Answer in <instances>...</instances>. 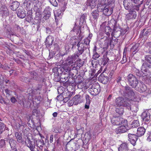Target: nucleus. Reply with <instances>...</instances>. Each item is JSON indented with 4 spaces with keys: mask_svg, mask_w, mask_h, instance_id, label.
Returning a JSON list of instances; mask_svg holds the SVG:
<instances>
[{
    "mask_svg": "<svg viewBox=\"0 0 151 151\" xmlns=\"http://www.w3.org/2000/svg\"><path fill=\"white\" fill-rule=\"evenodd\" d=\"M114 105L116 106H123L126 107L129 110H132V111H137L138 108L136 106L134 107L136 108L135 110L133 108H132L130 104V101L126 98L122 97H118L116 98Z\"/></svg>",
    "mask_w": 151,
    "mask_h": 151,
    "instance_id": "f257e3e1",
    "label": "nucleus"
},
{
    "mask_svg": "<svg viewBox=\"0 0 151 151\" xmlns=\"http://www.w3.org/2000/svg\"><path fill=\"white\" fill-rule=\"evenodd\" d=\"M115 6L113 0H102L97 5L98 9H113Z\"/></svg>",
    "mask_w": 151,
    "mask_h": 151,
    "instance_id": "f03ea898",
    "label": "nucleus"
},
{
    "mask_svg": "<svg viewBox=\"0 0 151 151\" xmlns=\"http://www.w3.org/2000/svg\"><path fill=\"white\" fill-rule=\"evenodd\" d=\"M29 76L28 78L23 77L22 80L23 82H30L31 79H33L38 81L40 82H44V78L42 76H38L37 73L35 71L30 72L29 73Z\"/></svg>",
    "mask_w": 151,
    "mask_h": 151,
    "instance_id": "7ed1b4c3",
    "label": "nucleus"
},
{
    "mask_svg": "<svg viewBox=\"0 0 151 151\" xmlns=\"http://www.w3.org/2000/svg\"><path fill=\"white\" fill-rule=\"evenodd\" d=\"M137 1L135 0H124L123 1L124 5L126 9H137L138 5H136L133 4L137 3Z\"/></svg>",
    "mask_w": 151,
    "mask_h": 151,
    "instance_id": "20e7f679",
    "label": "nucleus"
},
{
    "mask_svg": "<svg viewBox=\"0 0 151 151\" xmlns=\"http://www.w3.org/2000/svg\"><path fill=\"white\" fill-rule=\"evenodd\" d=\"M127 79L129 85L133 88H135L139 83V81L137 78L132 74L128 75Z\"/></svg>",
    "mask_w": 151,
    "mask_h": 151,
    "instance_id": "39448f33",
    "label": "nucleus"
},
{
    "mask_svg": "<svg viewBox=\"0 0 151 151\" xmlns=\"http://www.w3.org/2000/svg\"><path fill=\"white\" fill-rule=\"evenodd\" d=\"M136 92H134L132 89L128 86L124 87L123 91V95L126 97H129L130 98L135 97Z\"/></svg>",
    "mask_w": 151,
    "mask_h": 151,
    "instance_id": "423d86ee",
    "label": "nucleus"
},
{
    "mask_svg": "<svg viewBox=\"0 0 151 151\" xmlns=\"http://www.w3.org/2000/svg\"><path fill=\"white\" fill-rule=\"evenodd\" d=\"M123 122L120 124L121 126L117 128V133H124L130 129L128 126L127 121V120H123Z\"/></svg>",
    "mask_w": 151,
    "mask_h": 151,
    "instance_id": "0eeeda50",
    "label": "nucleus"
},
{
    "mask_svg": "<svg viewBox=\"0 0 151 151\" xmlns=\"http://www.w3.org/2000/svg\"><path fill=\"white\" fill-rule=\"evenodd\" d=\"M111 23L114 26L113 30L111 33V35L113 36L114 35H115L116 36H115V37L120 36L121 32L119 28L116 27V21L114 19H111Z\"/></svg>",
    "mask_w": 151,
    "mask_h": 151,
    "instance_id": "6e6552de",
    "label": "nucleus"
},
{
    "mask_svg": "<svg viewBox=\"0 0 151 151\" xmlns=\"http://www.w3.org/2000/svg\"><path fill=\"white\" fill-rule=\"evenodd\" d=\"M98 85H96L93 84L91 86V87L88 89L89 92L93 96H96L99 93L100 89Z\"/></svg>",
    "mask_w": 151,
    "mask_h": 151,
    "instance_id": "1a4fd4ad",
    "label": "nucleus"
},
{
    "mask_svg": "<svg viewBox=\"0 0 151 151\" xmlns=\"http://www.w3.org/2000/svg\"><path fill=\"white\" fill-rule=\"evenodd\" d=\"M125 120L120 116L113 117L111 119V122L114 125H120L123 120Z\"/></svg>",
    "mask_w": 151,
    "mask_h": 151,
    "instance_id": "9d476101",
    "label": "nucleus"
},
{
    "mask_svg": "<svg viewBox=\"0 0 151 151\" xmlns=\"http://www.w3.org/2000/svg\"><path fill=\"white\" fill-rule=\"evenodd\" d=\"M65 88L63 87H59L58 89V94H60L58 96L56 99L59 101H62V99L63 98V96H66V95H65L66 91H64Z\"/></svg>",
    "mask_w": 151,
    "mask_h": 151,
    "instance_id": "9b49d317",
    "label": "nucleus"
},
{
    "mask_svg": "<svg viewBox=\"0 0 151 151\" xmlns=\"http://www.w3.org/2000/svg\"><path fill=\"white\" fill-rule=\"evenodd\" d=\"M128 140L131 144L134 146L136 144L138 137L135 134L131 133L128 134Z\"/></svg>",
    "mask_w": 151,
    "mask_h": 151,
    "instance_id": "f8f14e48",
    "label": "nucleus"
},
{
    "mask_svg": "<svg viewBox=\"0 0 151 151\" xmlns=\"http://www.w3.org/2000/svg\"><path fill=\"white\" fill-rule=\"evenodd\" d=\"M150 110H146L142 114L141 116L143 121L148 122L151 119Z\"/></svg>",
    "mask_w": 151,
    "mask_h": 151,
    "instance_id": "ddd939ff",
    "label": "nucleus"
},
{
    "mask_svg": "<svg viewBox=\"0 0 151 151\" xmlns=\"http://www.w3.org/2000/svg\"><path fill=\"white\" fill-rule=\"evenodd\" d=\"M141 71L143 73L145 72H151V65L144 62L142 64Z\"/></svg>",
    "mask_w": 151,
    "mask_h": 151,
    "instance_id": "4468645a",
    "label": "nucleus"
},
{
    "mask_svg": "<svg viewBox=\"0 0 151 151\" xmlns=\"http://www.w3.org/2000/svg\"><path fill=\"white\" fill-rule=\"evenodd\" d=\"M54 41V37L52 36L49 35L46 38L45 43L47 47H49L51 46Z\"/></svg>",
    "mask_w": 151,
    "mask_h": 151,
    "instance_id": "2eb2a0df",
    "label": "nucleus"
},
{
    "mask_svg": "<svg viewBox=\"0 0 151 151\" xmlns=\"http://www.w3.org/2000/svg\"><path fill=\"white\" fill-rule=\"evenodd\" d=\"M78 51L82 54L87 48L85 47V45L83 42L82 41H78L77 44Z\"/></svg>",
    "mask_w": 151,
    "mask_h": 151,
    "instance_id": "dca6fc26",
    "label": "nucleus"
},
{
    "mask_svg": "<svg viewBox=\"0 0 151 151\" xmlns=\"http://www.w3.org/2000/svg\"><path fill=\"white\" fill-rule=\"evenodd\" d=\"M129 13L126 15L127 18L128 20L131 19H135L137 17V14L134 10H130Z\"/></svg>",
    "mask_w": 151,
    "mask_h": 151,
    "instance_id": "f3484780",
    "label": "nucleus"
},
{
    "mask_svg": "<svg viewBox=\"0 0 151 151\" xmlns=\"http://www.w3.org/2000/svg\"><path fill=\"white\" fill-rule=\"evenodd\" d=\"M145 127L146 126H145V127H141L138 128L137 134L138 137H140L144 135L146 131Z\"/></svg>",
    "mask_w": 151,
    "mask_h": 151,
    "instance_id": "a211bd4d",
    "label": "nucleus"
},
{
    "mask_svg": "<svg viewBox=\"0 0 151 151\" xmlns=\"http://www.w3.org/2000/svg\"><path fill=\"white\" fill-rule=\"evenodd\" d=\"M73 102L71 106L74 104L75 105H76L82 102V100L80 96L79 95H76L73 99Z\"/></svg>",
    "mask_w": 151,
    "mask_h": 151,
    "instance_id": "6ab92c4d",
    "label": "nucleus"
},
{
    "mask_svg": "<svg viewBox=\"0 0 151 151\" xmlns=\"http://www.w3.org/2000/svg\"><path fill=\"white\" fill-rule=\"evenodd\" d=\"M128 144L125 143L121 144L118 148V151H128Z\"/></svg>",
    "mask_w": 151,
    "mask_h": 151,
    "instance_id": "aec40b11",
    "label": "nucleus"
},
{
    "mask_svg": "<svg viewBox=\"0 0 151 151\" xmlns=\"http://www.w3.org/2000/svg\"><path fill=\"white\" fill-rule=\"evenodd\" d=\"M18 10V12H17L18 17L21 18H24L26 16V13L25 10Z\"/></svg>",
    "mask_w": 151,
    "mask_h": 151,
    "instance_id": "412c9836",
    "label": "nucleus"
},
{
    "mask_svg": "<svg viewBox=\"0 0 151 151\" xmlns=\"http://www.w3.org/2000/svg\"><path fill=\"white\" fill-rule=\"evenodd\" d=\"M19 5V4L17 1H14L10 6V9H17Z\"/></svg>",
    "mask_w": 151,
    "mask_h": 151,
    "instance_id": "4be33fe9",
    "label": "nucleus"
},
{
    "mask_svg": "<svg viewBox=\"0 0 151 151\" xmlns=\"http://www.w3.org/2000/svg\"><path fill=\"white\" fill-rule=\"evenodd\" d=\"M75 63L76 64V66H73L72 68V69H73L76 70L78 69V67L80 68L83 65V63L81 62V59L77 60Z\"/></svg>",
    "mask_w": 151,
    "mask_h": 151,
    "instance_id": "5701e85b",
    "label": "nucleus"
},
{
    "mask_svg": "<svg viewBox=\"0 0 151 151\" xmlns=\"http://www.w3.org/2000/svg\"><path fill=\"white\" fill-rule=\"evenodd\" d=\"M36 143L37 146L40 149L42 148V147L44 145V141L42 139L37 140L36 141Z\"/></svg>",
    "mask_w": 151,
    "mask_h": 151,
    "instance_id": "b1692460",
    "label": "nucleus"
},
{
    "mask_svg": "<svg viewBox=\"0 0 151 151\" xmlns=\"http://www.w3.org/2000/svg\"><path fill=\"white\" fill-rule=\"evenodd\" d=\"M87 3L91 9H93L96 5L97 0H87Z\"/></svg>",
    "mask_w": 151,
    "mask_h": 151,
    "instance_id": "393cba45",
    "label": "nucleus"
},
{
    "mask_svg": "<svg viewBox=\"0 0 151 151\" xmlns=\"http://www.w3.org/2000/svg\"><path fill=\"white\" fill-rule=\"evenodd\" d=\"M82 54V53L78 51L76 52L75 54L71 56H69L71 57V58L73 60H75L76 59H79V56Z\"/></svg>",
    "mask_w": 151,
    "mask_h": 151,
    "instance_id": "a878e982",
    "label": "nucleus"
},
{
    "mask_svg": "<svg viewBox=\"0 0 151 151\" xmlns=\"http://www.w3.org/2000/svg\"><path fill=\"white\" fill-rule=\"evenodd\" d=\"M99 79L101 80L102 83L106 84L108 82V76H104L103 75L99 76Z\"/></svg>",
    "mask_w": 151,
    "mask_h": 151,
    "instance_id": "bb28decb",
    "label": "nucleus"
},
{
    "mask_svg": "<svg viewBox=\"0 0 151 151\" xmlns=\"http://www.w3.org/2000/svg\"><path fill=\"white\" fill-rule=\"evenodd\" d=\"M139 44L138 43H136L131 48L130 51L133 53L134 52V53L135 54L136 52V51H137L138 50V47L139 46Z\"/></svg>",
    "mask_w": 151,
    "mask_h": 151,
    "instance_id": "cd10ccee",
    "label": "nucleus"
},
{
    "mask_svg": "<svg viewBox=\"0 0 151 151\" xmlns=\"http://www.w3.org/2000/svg\"><path fill=\"white\" fill-rule=\"evenodd\" d=\"M42 14L44 15L43 17H45V19H47L50 17V12L49 10H44Z\"/></svg>",
    "mask_w": 151,
    "mask_h": 151,
    "instance_id": "c85d7f7f",
    "label": "nucleus"
},
{
    "mask_svg": "<svg viewBox=\"0 0 151 151\" xmlns=\"http://www.w3.org/2000/svg\"><path fill=\"white\" fill-rule=\"evenodd\" d=\"M62 12L61 10H54V13L55 19L57 17H61Z\"/></svg>",
    "mask_w": 151,
    "mask_h": 151,
    "instance_id": "c756f323",
    "label": "nucleus"
},
{
    "mask_svg": "<svg viewBox=\"0 0 151 151\" xmlns=\"http://www.w3.org/2000/svg\"><path fill=\"white\" fill-rule=\"evenodd\" d=\"M81 28L80 27L77 26L75 24L72 31L76 32V34L77 35L79 32H80V31H81Z\"/></svg>",
    "mask_w": 151,
    "mask_h": 151,
    "instance_id": "7c9ffc66",
    "label": "nucleus"
},
{
    "mask_svg": "<svg viewBox=\"0 0 151 151\" xmlns=\"http://www.w3.org/2000/svg\"><path fill=\"white\" fill-rule=\"evenodd\" d=\"M99 10H94L92 13V15L93 18L95 19L98 18L99 16Z\"/></svg>",
    "mask_w": 151,
    "mask_h": 151,
    "instance_id": "2f4dec72",
    "label": "nucleus"
},
{
    "mask_svg": "<svg viewBox=\"0 0 151 151\" xmlns=\"http://www.w3.org/2000/svg\"><path fill=\"white\" fill-rule=\"evenodd\" d=\"M116 112L119 115H122L124 112V108L122 107L117 108L115 109Z\"/></svg>",
    "mask_w": 151,
    "mask_h": 151,
    "instance_id": "473e14b6",
    "label": "nucleus"
},
{
    "mask_svg": "<svg viewBox=\"0 0 151 151\" xmlns=\"http://www.w3.org/2000/svg\"><path fill=\"white\" fill-rule=\"evenodd\" d=\"M140 89V91L141 92L145 91L147 89V88L146 85L142 83H141L139 87Z\"/></svg>",
    "mask_w": 151,
    "mask_h": 151,
    "instance_id": "72a5a7b5",
    "label": "nucleus"
},
{
    "mask_svg": "<svg viewBox=\"0 0 151 151\" xmlns=\"http://www.w3.org/2000/svg\"><path fill=\"white\" fill-rule=\"evenodd\" d=\"M139 125V122L137 120H134L132 122L131 125V127L132 128H136Z\"/></svg>",
    "mask_w": 151,
    "mask_h": 151,
    "instance_id": "f704fd0d",
    "label": "nucleus"
},
{
    "mask_svg": "<svg viewBox=\"0 0 151 151\" xmlns=\"http://www.w3.org/2000/svg\"><path fill=\"white\" fill-rule=\"evenodd\" d=\"M146 30L145 29H144L142 32V35L144 36H147L149 35V33L151 32V30L150 29H147L145 32Z\"/></svg>",
    "mask_w": 151,
    "mask_h": 151,
    "instance_id": "c9c22d12",
    "label": "nucleus"
},
{
    "mask_svg": "<svg viewBox=\"0 0 151 151\" xmlns=\"http://www.w3.org/2000/svg\"><path fill=\"white\" fill-rule=\"evenodd\" d=\"M111 30V29L109 26H106L104 28L105 32L107 35H109Z\"/></svg>",
    "mask_w": 151,
    "mask_h": 151,
    "instance_id": "e433bc0d",
    "label": "nucleus"
},
{
    "mask_svg": "<svg viewBox=\"0 0 151 151\" xmlns=\"http://www.w3.org/2000/svg\"><path fill=\"white\" fill-rule=\"evenodd\" d=\"M113 10H103V13L106 16H109L111 14Z\"/></svg>",
    "mask_w": 151,
    "mask_h": 151,
    "instance_id": "4c0bfd02",
    "label": "nucleus"
},
{
    "mask_svg": "<svg viewBox=\"0 0 151 151\" xmlns=\"http://www.w3.org/2000/svg\"><path fill=\"white\" fill-rule=\"evenodd\" d=\"M73 61L74 60L71 58V57L69 56L67 58L66 64L68 66H70L71 64L73 63Z\"/></svg>",
    "mask_w": 151,
    "mask_h": 151,
    "instance_id": "58836bf2",
    "label": "nucleus"
},
{
    "mask_svg": "<svg viewBox=\"0 0 151 151\" xmlns=\"http://www.w3.org/2000/svg\"><path fill=\"white\" fill-rule=\"evenodd\" d=\"M145 61L144 62H147L151 64V55H146L145 56Z\"/></svg>",
    "mask_w": 151,
    "mask_h": 151,
    "instance_id": "ea45409f",
    "label": "nucleus"
},
{
    "mask_svg": "<svg viewBox=\"0 0 151 151\" xmlns=\"http://www.w3.org/2000/svg\"><path fill=\"white\" fill-rule=\"evenodd\" d=\"M96 47L95 46L94 49L93 50V56L95 58H98L100 56L96 52Z\"/></svg>",
    "mask_w": 151,
    "mask_h": 151,
    "instance_id": "a19ab883",
    "label": "nucleus"
},
{
    "mask_svg": "<svg viewBox=\"0 0 151 151\" xmlns=\"http://www.w3.org/2000/svg\"><path fill=\"white\" fill-rule=\"evenodd\" d=\"M9 143L11 148L13 147H15V141L12 138H10L9 140Z\"/></svg>",
    "mask_w": 151,
    "mask_h": 151,
    "instance_id": "79ce46f5",
    "label": "nucleus"
},
{
    "mask_svg": "<svg viewBox=\"0 0 151 151\" xmlns=\"http://www.w3.org/2000/svg\"><path fill=\"white\" fill-rule=\"evenodd\" d=\"M15 136L18 142H21L22 141V139L21 136L17 132L16 133Z\"/></svg>",
    "mask_w": 151,
    "mask_h": 151,
    "instance_id": "37998d69",
    "label": "nucleus"
},
{
    "mask_svg": "<svg viewBox=\"0 0 151 151\" xmlns=\"http://www.w3.org/2000/svg\"><path fill=\"white\" fill-rule=\"evenodd\" d=\"M35 102H37L36 100L37 101V104H39L40 101L42 100V98L41 97V96H35Z\"/></svg>",
    "mask_w": 151,
    "mask_h": 151,
    "instance_id": "c03bdc74",
    "label": "nucleus"
},
{
    "mask_svg": "<svg viewBox=\"0 0 151 151\" xmlns=\"http://www.w3.org/2000/svg\"><path fill=\"white\" fill-rule=\"evenodd\" d=\"M86 14H83L80 18V22H81L82 23H83V22L86 20Z\"/></svg>",
    "mask_w": 151,
    "mask_h": 151,
    "instance_id": "a18cd8bd",
    "label": "nucleus"
},
{
    "mask_svg": "<svg viewBox=\"0 0 151 151\" xmlns=\"http://www.w3.org/2000/svg\"><path fill=\"white\" fill-rule=\"evenodd\" d=\"M31 4L27 3V4H23L22 6L23 9H29L30 7Z\"/></svg>",
    "mask_w": 151,
    "mask_h": 151,
    "instance_id": "49530a36",
    "label": "nucleus"
},
{
    "mask_svg": "<svg viewBox=\"0 0 151 151\" xmlns=\"http://www.w3.org/2000/svg\"><path fill=\"white\" fill-rule=\"evenodd\" d=\"M78 42L77 40L73 39L72 40V42H71L70 45H72V48H73V47L76 45V43Z\"/></svg>",
    "mask_w": 151,
    "mask_h": 151,
    "instance_id": "de8ad7c7",
    "label": "nucleus"
},
{
    "mask_svg": "<svg viewBox=\"0 0 151 151\" xmlns=\"http://www.w3.org/2000/svg\"><path fill=\"white\" fill-rule=\"evenodd\" d=\"M1 12L2 13V16H7L9 14L8 10H1Z\"/></svg>",
    "mask_w": 151,
    "mask_h": 151,
    "instance_id": "09e8293b",
    "label": "nucleus"
},
{
    "mask_svg": "<svg viewBox=\"0 0 151 151\" xmlns=\"http://www.w3.org/2000/svg\"><path fill=\"white\" fill-rule=\"evenodd\" d=\"M109 60V59L108 58H107L106 56L104 57L103 61V65H105L108 62Z\"/></svg>",
    "mask_w": 151,
    "mask_h": 151,
    "instance_id": "8fccbe9b",
    "label": "nucleus"
},
{
    "mask_svg": "<svg viewBox=\"0 0 151 151\" xmlns=\"http://www.w3.org/2000/svg\"><path fill=\"white\" fill-rule=\"evenodd\" d=\"M28 144H29V145H27V146L29 148H30L31 147H32V146H34L35 145L34 143L33 144L32 143V142L30 141V140L29 139H28Z\"/></svg>",
    "mask_w": 151,
    "mask_h": 151,
    "instance_id": "3c124183",
    "label": "nucleus"
},
{
    "mask_svg": "<svg viewBox=\"0 0 151 151\" xmlns=\"http://www.w3.org/2000/svg\"><path fill=\"white\" fill-rule=\"evenodd\" d=\"M32 93L33 95H39L40 94V91L39 92L37 91V90L35 88L32 90Z\"/></svg>",
    "mask_w": 151,
    "mask_h": 151,
    "instance_id": "603ef678",
    "label": "nucleus"
},
{
    "mask_svg": "<svg viewBox=\"0 0 151 151\" xmlns=\"http://www.w3.org/2000/svg\"><path fill=\"white\" fill-rule=\"evenodd\" d=\"M50 1L53 6H58V3L56 0H50Z\"/></svg>",
    "mask_w": 151,
    "mask_h": 151,
    "instance_id": "864d4df0",
    "label": "nucleus"
},
{
    "mask_svg": "<svg viewBox=\"0 0 151 151\" xmlns=\"http://www.w3.org/2000/svg\"><path fill=\"white\" fill-rule=\"evenodd\" d=\"M5 125L4 124L2 123H0V134H1L3 131Z\"/></svg>",
    "mask_w": 151,
    "mask_h": 151,
    "instance_id": "5fc2aeb1",
    "label": "nucleus"
},
{
    "mask_svg": "<svg viewBox=\"0 0 151 151\" xmlns=\"http://www.w3.org/2000/svg\"><path fill=\"white\" fill-rule=\"evenodd\" d=\"M90 40H89V39L88 38H86L85 39L84 41V43L85 45H87L89 44L90 42Z\"/></svg>",
    "mask_w": 151,
    "mask_h": 151,
    "instance_id": "6e6d98bb",
    "label": "nucleus"
},
{
    "mask_svg": "<svg viewBox=\"0 0 151 151\" xmlns=\"http://www.w3.org/2000/svg\"><path fill=\"white\" fill-rule=\"evenodd\" d=\"M42 85L39 84L36 87V88L35 89L37 90V91L39 92L40 91V92H41V91L42 90Z\"/></svg>",
    "mask_w": 151,
    "mask_h": 151,
    "instance_id": "4d7b16f0",
    "label": "nucleus"
},
{
    "mask_svg": "<svg viewBox=\"0 0 151 151\" xmlns=\"http://www.w3.org/2000/svg\"><path fill=\"white\" fill-rule=\"evenodd\" d=\"M83 37V33L80 31V33L78 35L79 41L81 42V40Z\"/></svg>",
    "mask_w": 151,
    "mask_h": 151,
    "instance_id": "13d9d810",
    "label": "nucleus"
},
{
    "mask_svg": "<svg viewBox=\"0 0 151 151\" xmlns=\"http://www.w3.org/2000/svg\"><path fill=\"white\" fill-rule=\"evenodd\" d=\"M85 98L86 101V102L87 103H90V96L87 94L85 96Z\"/></svg>",
    "mask_w": 151,
    "mask_h": 151,
    "instance_id": "bf43d9fd",
    "label": "nucleus"
},
{
    "mask_svg": "<svg viewBox=\"0 0 151 151\" xmlns=\"http://www.w3.org/2000/svg\"><path fill=\"white\" fill-rule=\"evenodd\" d=\"M63 97H64L63 99H62V101L63 100V102H66L68 101L69 100V97H68L67 96H63Z\"/></svg>",
    "mask_w": 151,
    "mask_h": 151,
    "instance_id": "052dcab7",
    "label": "nucleus"
},
{
    "mask_svg": "<svg viewBox=\"0 0 151 151\" xmlns=\"http://www.w3.org/2000/svg\"><path fill=\"white\" fill-rule=\"evenodd\" d=\"M127 61V59L126 58V56H124V55H123V56L122 58V60H121V62L122 63H125Z\"/></svg>",
    "mask_w": 151,
    "mask_h": 151,
    "instance_id": "680f3d73",
    "label": "nucleus"
},
{
    "mask_svg": "<svg viewBox=\"0 0 151 151\" xmlns=\"http://www.w3.org/2000/svg\"><path fill=\"white\" fill-rule=\"evenodd\" d=\"M65 95H66V96L68 97H69V98L70 99V97L72 96V94L71 93H70L69 92H66L65 93Z\"/></svg>",
    "mask_w": 151,
    "mask_h": 151,
    "instance_id": "e2e57ef3",
    "label": "nucleus"
},
{
    "mask_svg": "<svg viewBox=\"0 0 151 151\" xmlns=\"http://www.w3.org/2000/svg\"><path fill=\"white\" fill-rule=\"evenodd\" d=\"M148 136L147 138V139L149 141H151V132H149L148 133Z\"/></svg>",
    "mask_w": 151,
    "mask_h": 151,
    "instance_id": "0e129e2a",
    "label": "nucleus"
},
{
    "mask_svg": "<svg viewBox=\"0 0 151 151\" xmlns=\"http://www.w3.org/2000/svg\"><path fill=\"white\" fill-rule=\"evenodd\" d=\"M114 71L113 70H111L110 72L109 75V77L111 78L112 76L114 73Z\"/></svg>",
    "mask_w": 151,
    "mask_h": 151,
    "instance_id": "69168bd1",
    "label": "nucleus"
},
{
    "mask_svg": "<svg viewBox=\"0 0 151 151\" xmlns=\"http://www.w3.org/2000/svg\"><path fill=\"white\" fill-rule=\"evenodd\" d=\"M5 92L9 96L11 94V91L7 89L5 90Z\"/></svg>",
    "mask_w": 151,
    "mask_h": 151,
    "instance_id": "338daca9",
    "label": "nucleus"
},
{
    "mask_svg": "<svg viewBox=\"0 0 151 151\" xmlns=\"http://www.w3.org/2000/svg\"><path fill=\"white\" fill-rule=\"evenodd\" d=\"M11 101L13 103H15L17 101L16 99L14 97H12L11 99Z\"/></svg>",
    "mask_w": 151,
    "mask_h": 151,
    "instance_id": "774afa93",
    "label": "nucleus"
}]
</instances>
